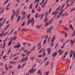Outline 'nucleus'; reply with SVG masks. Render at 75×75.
Wrapping results in <instances>:
<instances>
[{"label": "nucleus", "instance_id": "f257e3e1", "mask_svg": "<svg viewBox=\"0 0 75 75\" xmlns=\"http://www.w3.org/2000/svg\"><path fill=\"white\" fill-rule=\"evenodd\" d=\"M17 44L16 45L13 47V48H19L21 47V44L19 42H18Z\"/></svg>", "mask_w": 75, "mask_h": 75}, {"label": "nucleus", "instance_id": "f03ea898", "mask_svg": "<svg viewBox=\"0 0 75 75\" xmlns=\"http://www.w3.org/2000/svg\"><path fill=\"white\" fill-rule=\"evenodd\" d=\"M28 59V57H26L25 58H22L21 60L20 61V62H26L27 60Z\"/></svg>", "mask_w": 75, "mask_h": 75}, {"label": "nucleus", "instance_id": "7ed1b4c3", "mask_svg": "<svg viewBox=\"0 0 75 75\" xmlns=\"http://www.w3.org/2000/svg\"><path fill=\"white\" fill-rule=\"evenodd\" d=\"M53 29V27L52 26H51L50 28H49L47 30V33H49L50 32H51V31Z\"/></svg>", "mask_w": 75, "mask_h": 75}, {"label": "nucleus", "instance_id": "20e7f679", "mask_svg": "<svg viewBox=\"0 0 75 75\" xmlns=\"http://www.w3.org/2000/svg\"><path fill=\"white\" fill-rule=\"evenodd\" d=\"M40 0H35V1L34 2H38L36 4V6H35V8H37L38 6V4H39V1H40Z\"/></svg>", "mask_w": 75, "mask_h": 75}, {"label": "nucleus", "instance_id": "39448f33", "mask_svg": "<svg viewBox=\"0 0 75 75\" xmlns=\"http://www.w3.org/2000/svg\"><path fill=\"white\" fill-rule=\"evenodd\" d=\"M12 41H13V37H11V38L10 41L8 43V46H10V45H11Z\"/></svg>", "mask_w": 75, "mask_h": 75}, {"label": "nucleus", "instance_id": "423d86ee", "mask_svg": "<svg viewBox=\"0 0 75 75\" xmlns=\"http://www.w3.org/2000/svg\"><path fill=\"white\" fill-rule=\"evenodd\" d=\"M30 21L32 25H33L34 23H35V21H34V18H32Z\"/></svg>", "mask_w": 75, "mask_h": 75}, {"label": "nucleus", "instance_id": "0eeeda50", "mask_svg": "<svg viewBox=\"0 0 75 75\" xmlns=\"http://www.w3.org/2000/svg\"><path fill=\"white\" fill-rule=\"evenodd\" d=\"M41 48V43H39L38 44V50H40Z\"/></svg>", "mask_w": 75, "mask_h": 75}, {"label": "nucleus", "instance_id": "6e6552de", "mask_svg": "<svg viewBox=\"0 0 75 75\" xmlns=\"http://www.w3.org/2000/svg\"><path fill=\"white\" fill-rule=\"evenodd\" d=\"M55 40V36L54 35L51 39V42H54Z\"/></svg>", "mask_w": 75, "mask_h": 75}, {"label": "nucleus", "instance_id": "1a4fd4ad", "mask_svg": "<svg viewBox=\"0 0 75 75\" xmlns=\"http://www.w3.org/2000/svg\"><path fill=\"white\" fill-rule=\"evenodd\" d=\"M64 11V9H63L62 10L61 12L59 13V15L57 16V18H59V17H61V16H60V15H61V14H62V13H63V12Z\"/></svg>", "mask_w": 75, "mask_h": 75}, {"label": "nucleus", "instance_id": "9d476101", "mask_svg": "<svg viewBox=\"0 0 75 75\" xmlns=\"http://www.w3.org/2000/svg\"><path fill=\"white\" fill-rule=\"evenodd\" d=\"M33 69H34V67H32L31 68V69L30 70H29L28 71H29V73L30 72L31 74H33V73L34 72Z\"/></svg>", "mask_w": 75, "mask_h": 75}, {"label": "nucleus", "instance_id": "9b49d317", "mask_svg": "<svg viewBox=\"0 0 75 75\" xmlns=\"http://www.w3.org/2000/svg\"><path fill=\"white\" fill-rule=\"evenodd\" d=\"M57 52H55L53 53L52 54V55L53 56V57L54 58V57L56 56H57Z\"/></svg>", "mask_w": 75, "mask_h": 75}, {"label": "nucleus", "instance_id": "f8f14e48", "mask_svg": "<svg viewBox=\"0 0 75 75\" xmlns=\"http://www.w3.org/2000/svg\"><path fill=\"white\" fill-rule=\"evenodd\" d=\"M47 51L48 52V54H50L51 52V51L50 50V49L49 48H47Z\"/></svg>", "mask_w": 75, "mask_h": 75}, {"label": "nucleus", "instance_id": "ddd939ff", "mask_svg": "<svg viewBox=\"0 0 75 75\" xmlns=\"http://www.w3.org/2000/svg\"><path fill=\"white\" fill-rule=\"evenodd\" d=\"M41 69H39L38 71L37 74L38 75V74H40L39 75H42V73H41V72L40 71Z\"/></svg>", "mask_w": 75, "mask_h": 75}, {"label": "nucleus", "instance_id": "4468645a", "mask_svg": "<svg viewBox=\"0 0 75 75\" xmlns=\"http://www.w3.org/2000/svg\"><path fill=\"white\" fill-rule=\"evenodd\" d=\"M5 68L6 71H8V68L7 65L6 64H5Z\"/></svg>", "mask_w": 75, "mask_h": 75}, {"label": "nucleus", "instance_id": "2eb2a0df", "mask_svg": "<svg viewBox=\"0 0 75 75\" xmlns=\"http://www.w3.org/2000/svg\"><path fill=\"white\" fill-rule=\"evenodd\" d=\"M25 12L23 11L21 12V14H22V15H23V16H25Z\"/></svg>", "mask_w": 75, "mask_h": 75}, {"label": "nucleus", "instance_id": "dca6fc26", "mask_svg": "<svg viewBox=\"0 0 75 75\" xmlns=\"http://www.w3.org/2000/svg\"><path fill=\"white\" fill-rule=\"evenodd\" d=\"M48 12L46 11L45 12V18H47V16H48Z\"/></svg>", "mask_w": 75, "mask_h": 75}, {"label": "nucleus", "instance_id": "f3484780", "mask_svg": "<svg viewBox=\"0 0 75 75\" xmlns=\"http://www.w3.org/2000/svg\"><path fill=\"white\" fill-rule=\"evenodd\" d=\"M70 42L71 44H74L75 43V41L71 40H70Z\"/></svg>", "mask_w": 75, "mask_h": 75}, {"label": "nucleus", "instance_id": "a211bd4d", "mask_svg": "<svg viewBox=\"0 0 75 75\" xmlns=\"http://www.w3.org/2000/svg\"><path fill=\"white\" fill-rule=\"evenodd\" d=\"M59 12L58 11H54L52 13V15H55V14H56L58 13Z\"/></svg>", "mask_w": 75, "mask_h": 75}, {"label": "nucleus", "instance_id": "6ab92c4d", "mask_svg": "<svg viewBox=\"0 0 75 75\" xmlns=\"http://www.w3.org/2000/svg\"><path fill=\"white\" fill-rule=\"evenodd\" d=\"M60 33H63V34H65V37H66L67 36V33H66V32L62 31H61Z\"/></svg>", "mask_w": 75, "mask_h": 75}, {"label": "nucleus", "instance_id": "aec40b11", "mask_svg": "<svg viewBox=\"0 0 75 75\" xmlns=\"http://www.w3.org/2000/svg\"><path fill=\"white\" fill-rule=\"evenodd\" d=\"M10 27V24H8L5 28L4 29V31H6V30H7V28H8V27Z\"/></svg>", "mask_w": 75, "mask_h": 75}, {"label": "nucleus", "instance_id": "412c9836", "mask_svg": "<svg viewBox=\"0 0 75 75\" xmlns=\"http://www.w3.org/2000/svg\"><path fill=\"white\" fill-rule=\"evenodd\" d=\"M27 30L26 29H23L22 30L23 33H25V32H27Z\"/></svg>", "mask_w": 75, "mask_h": 75}, {"label": "nucleus", "instance_id": "4be33fe9", "mask_svg": "<svg viewBox=\"0 0 75 75\" xmlns=\"http://www.w3.org/2000/svg\"><path fill=\"white\" fill-rule=\"evenodd\" d=\"M72 54H74L73 56V59H74V58H75V52H74V51L73 52H72Z\"/></svg>", "mask_w": 75, "mask_h": 75}, {"label": "nucleus", "instance_id": "5701e85b", "mask_svg": "<svg viewBox=\"0 0 75 75\" xmlns=\"http://www.w3.org/2000/svg\"><path fill=\"white\" fill-rule=\"evenodd\" d=\"M4 53V51L3 50L0 54V57H1L3 55V54Z\"/></svg>", "mask_w": 75, "mask_h": 75}, {"label": "nucleus", "instance_id": "b1692460", "mask_svg": "<svg viewBox=\"0 0 75 75\" xmlns=\"http://www.w3.org/2000/svg\"><path fill=\"white\" fill-rule=\"evenodd\" d=\"M75 7L70 9V11H71V12H72V11H75Z\"/></svg>", "mask_w": 75, "mask_h": 75}, {"label": "nucleus", "instance_id": "393cba45", "mask_svg": "<svg viewBox=\"0 0 75 75\" xmlns=\"http://www.w3.org/2000/svg\"><path fill=\"white\" fill-rule=\"evenodd\" d=\"M75 1V0H70L71 1H72V2H71L70 4L71 6H72V5L73 4V3H74V1Z\"/></svg>", "mask_w": 75, "mask_h": 75}, {"label": "nucleus", "instance_id": "a878e982", "mask_svg": "<svg viewBox=\"0 0 75 75\" xmlns=\"http://www.w3.org/2000/svg\"><path fill=\"white\" fill-rule=\"evenodd\" d=\"M30 23H31L30 18H29L28 21L27 25H29L30 24Z\"/></svg>", "mask_w": 75, "mask_h": 75}, {"label": "nucleus", "instance_id": "bb28decb", "mask_svg": "<svg viewBox=\"0 0 75 75\" xmlns=\"http://www.w3.org/2000/svg\"><path fill=\"white\" fill-rule=\"evenodd\" d=\"M16 38H17V36H14L13 38H12V40H13V41H15L16 40Z\"/></svg>", "mask_w": 75, "mask_h": 75}, {"label": "nucleus", "instance_id": "cd10ccee", "mask_svg": "<svg viewBox=\"0 0 75 75\" xmlns=\"http://www.w3.org/2000/svg\"><path fill=\"white\" fill-rule=\"evenodd\" d=\"M9 64H15V62L14 61H10L9 62Z\"/></svg>", "mask_w": 75, "mask_h": 75}, {"label": "nucleus", "instance_id": "c85d7f7f", "mask_svg": "<svg viewBox=\"0 0 75 75\" xmlns=\"http://www.w3.org/2000/svg\"><path fill=\"white\" fill-rule=\"evenodd\" d=\"M20 16H19L18 17V19L17 20V22H18L20 21Z\"/></svg>", "mask_w": 75, "mask_h": 75}, {"label": "nucleus", "instance_id": "c756f323", "mask_svg": "<svg viewBox=\"0 0 75 75\" xmlns=\"http://www.w3.org/2000/svg\"><path fill=\"white\" fill-rule=\"evenodd\" d=\"M30 54V52L28 51L26 54V56H28Z\"/></svg>", "mask_w": 75, "mask_h": 75}, {"label": "nucleus", "instance_id": "7c9ffc66", "mask_svg": "<svg viewBox=\"0 0 75 75\" xmlns=\"http://www.w3.org/2000/svg\"><path fill=\"white\" fill-rule=\"evenodd\" d=\"M26 64V63L25 62L23 64V65L21 66V68L22 69L23 67L25 66V65Z\"/></svg>", "mask_w": 75, "mask_h": 75}, {"label": "nucleus", "instance_id": "2f4dec72", "mask_svg": "<svg viewBox=\"0 0 75 75\" xmlns=\"http://www.w3.org/2000/svg\"><path fill=\"white\" fill-rule=\"evenodd\" d=\"M75 35V30H74L72 34V37H74Z\"/></svg>", "mask_w": 75, "mask_h": 75}, {"label": "nucleus", "instance_id": "473e14b6", "mask_svg": "<svg viewBox=\"0 0 75 75\" xmlns=\"http://www.w3.org/2000/svg\"><path fill=\"white\" fill-rule=\"evenodd\" d=\"M8 1H9V0H6L5 3H4V5H6V4H7V3L8 2Z\"/></svg>", "mask_w": 75, "mask_h": 75}, {"label": "nucleus", "instance_id": "72a5a7b5", "mask_svg": "<svg viewBox=\"0 0 75 75\" xmlns=\"http://www.w3.org/2000/svg\"><path fill=\"white\" fill-rule=\"evenodd\" d=\"M37 10L38 11H41V8L40 7H38L37 8Z\"/></svg>", "mask_w": 75, "mask_h": 75}, {"label": "nucleus", "instance_id": "f704fd0d", "mask_svg": "<svg viewBox=\"0 0 75 75\" xmlns=\"http://www.w3.org/2000/svg\"><path fill=\"white\" fill-rule=\"evenodd\" d=\"M63 28H64V29L65 30H68L69 29L68 28L66 27H64Z\"/></svg>", "mask_w": 75, "mask_h": 75}, {"label": "nucleus", "instance_id": "c9c22d12", "mask_svg": "<svg viewBox=\"0 0 75 75\" xmlns=\"http://www.w3.org/2000/svg\"><path fill=\"white\" fill-rule=\"evenodd\" d=\"M63 53H64V51L62 50L61 52L59 55H62V54H63Z\"/></svg>", "mask_w": 75, "mask_h": 75}, {"label": "nucleus", "instance_id": "e433bc0d", "mask_svg": "<svg viewBox=\"0 0 75 75\" xmlns=\"http://www.w3.org/2000/svg\"><path fill=\"white\" fill-rule=\"evenodd\" d=\"M35 49V46H33V47L31 49V51H33Z\"/></svg>", "mask_w": 75, "mask_h": 75}, {"label": "nucleus", "instance_id": "4c0bfd02", "mask_svg": "<svg viewBox=\"0 0 75 75\" xmlns=\"http://www.w3.org/2000/svg\"><path fill=\"white\" fill-rule=\"evenodd\" d=\"M13 15H14L15 16L16 15V12L14 10H13Z\"/></svg>", "mask_w": 75, "mask_h": 75}, {"label": "nucleus", "instance_id": "58836bf2", "mask_svg": "<svg viewBox=\"0 0 75 75\" xmlns=\"http://www.w3.org/2000/svg\"><path fill=\"white\" fill-rule=\"evenodd\" d=\"M7 34H8V32H6L3 34V36H6Z\"/></svg>", "mask_w": 75, "mask_h": 75}, {"label": "nucleus", "instance_id": "ea45409f", "mask_svg": "<svg viewBox=\"0 0 75 75\" xmlns=\"http://www.w3.org/2000/svg\"><path fill=\"white\" fill-rule=\"evenodd\" d=\"M14 18V15H13L11 17V21H12L13 20V18Z\"/></svg>", "mask_w": 75, "mask_h": 75}, {"label": "nucleus", "instance_id": "a19ab883", "mask_svg": "<svg viewBox=\"0 0 75 75\" xmlns=\"http://www.w3.org/2000/svg\"><path fill=\"white\" fill-rule=\"evenodd\" d=\"M35 12V10H34V8H32V13H34Z\"/></svg>", "mask_w": 75, "mask_h": 75}, {"label": "nucleus", "instance_id": "79ce46f5", "mask_svg": "<svg viewBox=\"0 0 75 75\" xmlns=\"http://www.w3.org/2000/svg\"><path fill=\"white\" fill-rule=\"evenodd\" d=\"M49 64V62L48 61L47 62L45 65V66H47V65H48Z\"/></svg>", "mask_w": 75, "mask_h": 75}, {"label": "nucleus", "instance_id": "37998d69", "mask_svg": "<svg viewBox=\"0 0 75 75\" xmlns=\"http://www.w3.org/2000/svg\"><path fill=\"white\" fill-rule=\"evenodd\" d=\"M64 6H65V4H63V5L62 6V7L60 9V10H62V8H64Z\"/></svg>", "mask_w": 75, "mask_h": 75}, {"label": "nucleus", "instance_id": "c03bdc74", "mask_svg": "<svg viewBox=\"0 0 75 75\" xmlns=\"http://www.w3.org/2000/svg\"><path fill=\"white\" fill-rule=\"evenodd\" d=\"M60 8H61V6H59L56 9V11H58V10L60 9Z\"/></svg>", "mask_w": 75, "mask_h": 75}, {"label": "nucleus", "instance_id": "a18cd8bd", "mask_svg": "<svg viewBox=\"0 0 75 75\" xmlns=\"http://www.w3.org/2000/svg\"><path fill=\"white\" fill-rule=\"evenodd\" d=\"M45 51H43V53L42 54L43 57H45Z\"/></svg>", "mask_w": 75, "mask_h": 75}, {"label": "nucleus", "instance_id": "49530a36", "mask_svg": "<svg viewBox=\"0 0 75 75\" xmlns=\"http://www.w3.org/2000/svg\"><path fill=\"white\" fill-rule=\"evenodd\" d=\"M25 23V22H23L21 24V27H23Z\"/></svg>", "mask_w": 75, "mask_h": 75}, {"label": "nucleus", "instance_id": "de8ad7c7", "mask_svg": "<svg viewBox=\"0 0 75 75\" xmlns=\"http://www.w3.org/2000/svg\"><path fill=\"white\" fill-rule=\"evenodd\" d=\"M63 41H64V39H63V38H62L60 40V42L61 43H62L63 42Z\"/></svg>", "mask_w": 75, "mask_h": 75}, {"label": "nucleus", "instance_id": "09e8293b", "mask_svg": "<svg viewBox=\"0 0 75 75\" xmlns=\"http://www.w3.org/2000/svg\"><path fill=\"white\" fill-rule=\"evenodd\" d=\"M48 59V58L47 57H45V58L43 60V62H45V61Z\"/></svg>", "mask_w": 75, "mask_h": 75}, {"label": "nucleus", "instance_id": "8fccbe9b", "mask_svg": "<svg viewBox=\"0 0 75 75\" xmlns=\"http://www.w3.org/2000/svg\"><path fill=\"white\" fill-rule=\"evenodd\" d=\"M50 23L49 22H47L45 24V26H47V25H49V24Z\"/></svg>", "mask_w": 75, "mask_h": 75}, {"label": "nucleus", "instance_id": "3c124183", "mask_svg": "<svg viewBox=\"0 0 75 75\" xmlns=\"http://www.w3.org/2000/svg\"><path fill=\"white\" fill-rule=\"evenodd\" d=\"M46 42H47V40H45L43 42V45H44V44H45L46 43Z\"/></svg>", "mask_w": 75, "mask_h": 75}, {"label": "nucleus", "instance_id": "603ef678", "mask_svg": "<svg viewBox=\"0 0 75 75\" xmlns=\"http://www.w3.org/2000/svg\"><path fill=\"white\" fill-rule=\"evenodd\" d=\"M30 59L31 60H32V61H33L34 60V57H30Z\"/></svg>", "mask_w": 75, "mask_h": 75}, {"label": "nucleus", "instance_id": "864d4df0", "mask_svg": "<svg viewBox=\"0 0 75 75\" xmlns=\"http://www.w3.org/2000/svg\"><path fill=\"white\" fill-rule=\"evenodd\" d=\"M49 72H50V71H46L45 72V73L46 74H45V75H48Z\"/></svg>", "mask_w": 75, "mask_h": 75}, {"label": "nucleus", "instance_id": "5fc2aeb1", "mask_svg": "<svg viewBox=\"0 0 75 75\" xmlns=\"http://www.w3.org/2000/svg\"><path fill=\"white\" fill-rule=\"evenodd\" d=\"M63 45L61 47L62 49L65 47V43H64Z\"/></svg>", "mask_w": 75, "mask_h": 75}, {"label": "nucleus", "instance_id": "6e6d98bb", "mask_svg": "<svg viewBox=\"0 0 75 75\" xmlns=\"http://www.w3.org/2000/svg\"><path fill=\"white\" fill-rule=\"evenodd\" d=\"M6 19H4L3 21V23H2V24H3L4 23L6 22Z\"/></svg>", "mask_w": 75, "mask_h": 75}, {"label": "nucleus", "instance_id": "4d7b16f0", "mask_svg": "<svg viewBox=\"0 0 75 75\" xmlns=\"http://www.w3.org/2000/svg\"><path fill=\"white\" fill-rule=\"evenodd\" d=\"M6 46V44H3V46L2 47V49H3V48H4Z\"/></svg>", "mask_w": 75, "mask_h": 75}, {"label": "nucleus", "instance_id": "13d9d810", "mask_svg": "<svg viewBox=\"0 0 75 75\" xmlns=\"http://www.w3.org/2000/svg\"><path fill=\"white\" fill-rule=\"evenodd\" d=\"M44 15V13H43L41 15V18H40V19H41V18H42L43 17V16Z\"/></svg>", "mask_w": 75, "mask_h": 75}, {"label": "nucleus", "instance_id": "bf43d9fd", "mask_svg": "<svg viewBox=\"0 0 75 75\" xmlns=\"http://www.w3.org/2000/svg\"><path fill=\"white\" fill-rule=\"evenodd\" d=\"M47 18H46L44 20V21L45 23H46L47 21Z\"/></svg>", "mask_w": 75, "mask_h": 75}, {"label": "nucleus", "instance_id": "052dcab7", "mask_svg": "<svg viewBox=\"0 0 75 75\" xmlns=\"http://www.w3.org/2000/svg\"><path fill=\"white\" fill-rule=\"evenodd\" d=\"M45 5H44V3L42 5V7H43V8H44V7H45Z\"/></svg>", "mask_w": 75, "mask_h": 75}, {"label": "nucleus", "instance_id": "680f3d73", "mask_svg": "<svg viewBox=\"0 0 75 75\" xmlns=\"http://www.w3.org/2000/svg\"><path fill=\"white\" fill-rule=\"evenodd\" d=\"M67 54H68V52H67L65 53L64 54V55H65V56H66V55H67Z\"/></svg>", "mask_w": 75, "mask_h": 75}, {"label": "nucleus", "instance_id": "e2e57ef3", "mask_svg": "<svg viewBox=\"0 0 75 75\" xmlns=\"http://www.w3.org/2000/svg\"><path fill=\"white\" fill-rule=\"evenodd\" d=\"M20 67H21V65L19 64L18 66V70L20 69Z\"/></svg>", "mask_w": 75, "mask_h": 75}, {"label": "nucleus", "instance_id": "0e129e2a", "mask_svg": "<svg viewBox=\"0 0 75 75\" xmlns=\"http://www.w3.org/2000/svg\"><path fill=\"white\" fill-rule=\"evenodd\" d=\"M33 3H32L30 5V9H31L32 8V4Z\"/></svg>", "mask_w": 75, "mask_h": 75}, {"label": "nucleus", "instance_id": "69168bd1", "mask_svg": "<svg viewBox=\"0 0 75 75\" xmlns=\"http://www.w3.org/2000/svg\"><path fill=\"white\" fill-rule=\"evenodd\" d=\"M19 14V13L16 12V17H18Z\"/></svg>", "mask_w": 75, "mask_h": 75}, {"label": "nucleus", "instance_id": "338daca9", "mask_svg": "<svg viewBox=\"0 0 75 75\" xmlns=\"http://www.w3.org/2000/svg\"><path fill=\"white\" fill-rule=\"evenodd\" d=\"M18 57H16L14 58L13 59L14 60H16V59H18Z\"/></svg>", "mask_w": 75, "mask_h": 75}, {"label": "nucleus", "instance_id": "774afa93", "mask_svg": "<svg viewBox=\"0 0 75 75\" xmlns=\"http://www.w3.org/2000/svg\"><path fill=\"white\" fill-rule=\"evenodd\" d=\"M30 75V71H28V73H27L25 75Z\"/></svg>", "mask_w": 75, "mask_h": 75}]
</instances>
